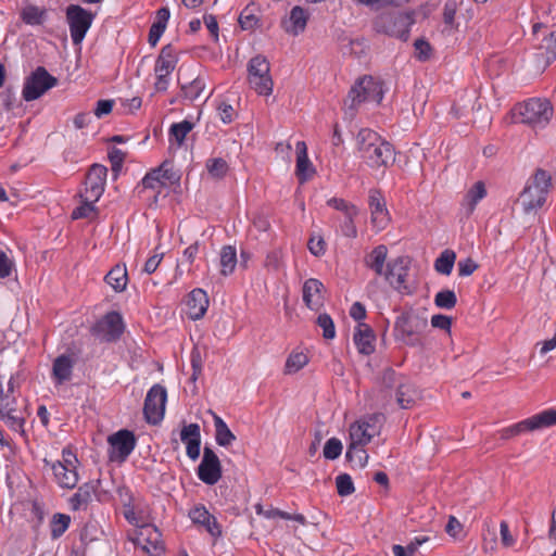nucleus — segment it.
<instances>
[{
	"label": "nucleus",
	"instance_id": "obj_1",
	"mask_svg": "<svg viewBox=\"0 0 556 556\" xmlns=\"http://www.w3.org/2000/svg\"><path fill=\"white\" fill-rule=\"evenodd\" d=\"M553 105L544 98H530L514 105L511 110L515 123H520L532 129L545 128L553 117Z\"/></svg>",
	"mask_w": 556,
	"mask_h": 556
},
{
	"label": "nucleus",
	"instance_id": "obj_2",
	"mask_svg": "<svg viewBox=\"0 0 556 556\" xmlns=\"http://www.w3.org/2000/svg\"><path fill=\"white\" fill-rule=\"evenodd\" d=\"M551 187V175L545 169L538 168L517 199L522 212L526 215H535L545 204Z\"/></svg>",
	"mask_w": 556,
	"mask_h": 556
},
{
	"label": "nucleus",
	"instance_id": "obj_3",
	"mask_svg": "<svg viewBox=\"0 0 556 556\" xmlns=\"http://www.w3.org/2000/svg\"><path fill=\"white\" fill-rule=\"evenodd\" d=\"M415 23L414 11L388 10L379 13L372 21L374 29L379 34L407 40L409 29Z\"/></svg>",
	"mask_w": 556,
	"mask_h": 556
},
{
	"label": "nucleus",
	"instance_id": "obj_4",
	"mask_svg": "<svg viewBox=\"0 0 556 556\" xmlns=\"http://www.w3.org/2000/svg\"><path fill=\"white\" fill-rule=\"evenodd\" d=\"M384 94L383 81L374 75H364L351 87L345 105L351 115L367 101L380 103Z\"/></svg>",
	"mask_w": 556,
	"mask_h": 556
},
{
	"label": "nucleus",
	"instance_id": "obj_5",
	"mask_svg": "<svg viewBox=\"0 0 556 556\" xmlns=\"http://www.w3.org/2000/svg\"><path fill=\"white\" fill-rule=\"evenodd\" d=\"M554 425H556V410L547 409L515 425L506 427L502 429L500 433L502 439L508 440L521 433L539 430Z\"/></svg>",
	"mask_w": 556,
	"mask_h": 556
},
{
	"label": "nucleus",
	"instance_id": "obj_6",
	"mask_svg": "<svg viewBox=\"0 0 556 556\" xmlns=\"http://www.w3.org/2000/svg\"><path fill=\"white\" fill-rule=\"evenodd\" d=\"M65 15L72 41L74 45H79L91 27L94 14L78 4H70Z\"/></svg>",
	"mask_w": 556,
	"mask_h": 556
},
{
	"label": "nucleus",
	"instance_id": "obj_7",
	"mask_svg": "<svg viewBox=\"0 0 556 556\" xmlns=\"http://www.w3.org/2000/svg\"><path fill=\"white\" fill-rule=\"evenodd\" d=\"M125 324L118 312L106 313L92 327L91 333L101 342H115L123 334Z\"/></svg>",
	"mask_w": 556,
	"mask_h": 556
},
{
	"label": "nucleus",
	"instance_id": "obj_8",
	"mask_svg": "<svg viewBox=\"0 0 556 556\" xmlns=\"http://www.w3.org/2000/svg\"><path fill=\"white\" fill-rule=\"evenodd\" d=\"M427 328V319L415 313H403L395 320V330L407 344H417L420 341V334Z\"/></svg>",
	"mask_w": 556,
	"mask_h": 556
},
{
	"label": "nucleus",
	"instance_id": "obj_9",
	"mask_svg": "<svg viewBox=\"0 0 556 556\" xmlns=\"http://www.w3.org/2000/svg\"><path fill=\"white\" fill-rule=\"evenodd\" d=\"M109 459L111 462L124 463L136 447V437L127 429L118 430L108 438Z\"/></svg>",
	"mask_w": 556,
	"mask_h": 556
},
{
	"label": "nucleus",
	"instance_id": "obj_10",
	"mask_svg": "<svg viewBox=\"0 0 556 556\" xmlns=\"http://www.w3.org/2000/svg\"><path fill=\"white\" fill-rule=\"evenodd\" d=\"M166 400L167 392L163 386L156 383L150 388L143 406V414L147 422L157 425L163 420Z\"/></svg>",
	"mask_w": 556,
	"mask_h": 556
},
{
	"label": "nucleus",
	"instance_id": "obj_11",
	"mask_svg": "<svg viewBox=\"0 0 556 556\" xmlns=\"http://www.w3.org/2000/svg\"><path fill=\"white\" fill-rule=\"evenodd\" d=\"M56 85L58 79L49 72H31L25 78L22 97L26 102L37 100Z\"/></svg>",
	"mask_w": 556,
	"mask_h": 556
},
{
	"label": "nucleus",
	"instance_id": "obj_12",
	"mask_svg": "<svg viewBox=\"0 0 556 556\" xmlns=\"http://www.w3.org/2000/svg\"><path fill=\"white\" fill-rule=\"evenodd\" d=\"M108 168L101 164H93L85 179V188L80 191V199H86L89 202H98L104 192L106 184Z\"/></svg>",
	"mask_w": 556,
	"mask_h": 556
},
{
	"label": "nucleus",
	"instance_id": "obj_13",
	"mask_svg": "<svg viewBox=\"0 0 556 556\" xmlns=\"http://www.w3.org/2000/svg\"><path fill=\"white\" fill-rule=\"evenodd\" d=\"M0 419L16 432L24 433L25 415L24 412L16 406V399L13 395L4 393L0 390Z\"/></svg>",
	"mask_w": 556,
	"mask_h": 556
},
{
	"label": "nucleus",
	"instance_id": "obj_14",
	"mask_svg": "<svg viewBox=\"0 0 556 556\" xmlns=\"http://www.w3.org/2000/svg\"><path fill=\"white\" fill-rule=\"evenodd\" d=\"M63 459L51 465L56 483L61 488L73 489L78 482V473L74 463L77 458L71 451H63Z\"/></svg>",
	"mask_w": 556,
	"mask_h": 556
},
{
	"label": "nucleus",
	"instance_id": "obj_15",
	"mask_svg": "<svg viewBox=\"0 0 556 556\" xmlns=\"http://www.w3.org/2000/svg\"><path fill=\"white\" fill-rule=\"evenodd\" d=\"M131 541L151 556H161L164 552L162 534L152 525H142Z\"/></svg>",
	"mask_w": 556,
	"mask_h": 556
},
{
	"label": "nucleus",
	"instance_id": "obj_16",
	"mask_svg": "<svg viewBox=\"0 0 556 556\" xmlns=\"http://www.w3.org/2000/svg\"><path fill=\"white\" fill-rule=\"evenodd\" d=\"M199 479L208 485H214L222 478V465L216 453L208 446L203 450L202 460L198 467Z\"/></svg>",
	"mask_w": 556,
	"mask_h": 556
},
{
	"label": "nucleus",
	"instance_id": "obj_17",
	"mask_svg": "<svg viewBox=\"0 0 556 556\" xmlns=\"http://www.w3.org/2000/svg\"><path fill=\"white\" fill-rule=\"evenodd\" d=\"M394 154L392 144L381 138L363 160L372 168L387 167L394 162Z\"/></svg>",
	"mask_w": 556,
	"mask_h": 556
},
{
	"label": "nucleus",
	"instance_id": "obj_18",
	"mask_svg": "<svg viewBox=\"0 0 556 556\" xmlns=\"http://www.w3.org/2000/svg\"><path fill=\"white\" fill-rule=\"evenodd\" d=\"M408 268L405 264L404 257H397L392 262L388 263L387 269L383 273L384 279L393 287L395 290H405L407 289L405 282L407 277Z\"/></svg>",
	"mask_w": 556,
	"mask_h": 556
},
{
	"label": "nucleus",
	"instance_id": "obj_19",
	"mask_svg": "<svg viewBox=\"0 0 556 556\" xmlns=\"http://www.w3.org/2000/svg\"><path fill=\"white\" fill-rule=\"evenodd\" d=\"M369 207L372 225L378 229H384L389 223V214L379 190L372 189L369 191Z\"/></svg>",
	"mask_w": 556,
	"mask_h": 556
},
{
	"label": "nucleus",
	"instance_id": "obj_20",
	"mask_svg": "<svg viewBox=\"0 0 556 556\" xmlns=\"http://www.w3.org/2000/svg\"><path fill=\"white\" fill-rule=\"evenodd\" d=\"M180 440L186 443L187 455L192 460L200 456L201 432L198 424L184 426L180 431Z\"/></svg>",
	"mask_w": 556,
	"mask_h": 556
},
{
	"label": "nucleus",
	"instance_id": "obj_21",
	"mask_svg": "<svg viewBox=\"0 0 556 556\" xmlns=\"http://www.w3.org/2000/svg\"><path fill=\"white\" fill-rule=\"evenodd\" d=\"M353 340L361 354L370 355L375 352L376 334L369 325L359 323Z\"/></svg>",
	"mask_w": 556,
	"mask_h": 556
},
{
	"label": "nucleus",
	"instance_id": "obj_22",
	"mask_svg": "<svg viewBox=\"0 0 556 556\" xmlns=\"http://www.w3.org/2000/svg\"><path fill=\"white\" fill-rule=\"evenodd\" d=\"M308 21V13L299 5L291 9L287 18L282 20L281 25L286 33L298 36L305 30Z\"/></svg>",
	"mask_w": 556,
	"mask_h": 556
},
{
	"label": "nucleus",
	"instance_id": "obj_23",
	"mask_svg": "<svg viewBox=\"0 0 556 556\" xmlns=\"http://www.w3.org/2000/svg\"><path fill=\"white\" fill-rule=\"evenodd\" d=\"M208 303V298L204 290L193 289L187 299L189 317L193 320L202 318L207 311Z\"/></svg>",
	"mask_w": 556,
	"mask_h": 556
},
{
	"label": "nucleus",
	"instance_id": "obj_24",
	"mask_svg": "<svg viewBox=\"0 0 556 556\" xmlns=\"http://www.w3.org/2000/svg\"><path fill=\"white\" fill-rule=\"evenodd\" d=\"M324 285L315 278L307 279L303 285V301L311 309L318 308L321 305V292Z\"/></svg>",
	"mask_w": 556,
	"mask_h": 556
},
{
	"label": "nucleus",
	"instance_id": "obj_25",
	"mask_svg": "<svg viewBox=\"0 0 556 556\" xmlns=\"http://www.w3.org/2000/svg\"><path fill=\"white\" fill-rule=\"evenodd\" d=\"M296 176L301 181H305L314 174V168L307 155V147L304 141L296 142Z\"/></svg>",
	"mask_w": 556,
	"mask_h": 556
},
{
	"label": "nucleus",
	"instance_id": "obj_26",
	"mask_svg": "<svg viewBox=\"0 0 556 556\" xmlns=\"http://www.w3.org/2000/svg\"><path fill=\"white\" fill-rule=\"evenodd\" d=\"M74 361L71 356L62 354L58 356L52 366V376L58 384H62L72 377Z\"/></svg>",
	"mask_w": 556,
	"mask_h": 556
},
{
	"label": "nucleus",
	"instance_id": "obj_27",
	"mask_svg": "<svg viewBox=\"0 0 556 556\" xmlns=\"http://www.w3.org/2000/svg\"><path fill=\"white\" fill-rule=\"evenodd\" d=\"M248 81L261 96H269L273 92L274 83L269 72H249Z\"/></svg>",
	"mask_w": 556,
	"mask_h": 556
},
{
	"label": "nucleus",
	"instance_id": "obj_28",
	"mask_svg": "<svg viewBox=\"0 0 556 556\" xmlns=\"http://www.w3.org/2000/svg\"><path fill=\"white\" fill-rule=\"evenodd\" d=\"M380 139L381 137L376 131L368 128L361 129L356 137L357 150L361 157L364 159L370 153L371 149L376 148Z\"/></svg>",
	"mask_w": 556,
	"mask_h": 556
},
{
	"label": "nucleus",
	"instance_id": "obj_29",
	"mask_svg": "<svg viewBox=\"0 0 556 556\" xmlns=\"http://www.w3.org/2000/svg\"><path fill=\"white\" fill-rule=\"evenodd\" d=\"M99 480L96 482H88L80 485L77 492L71 498V505L74 510L86 508L94 494Z\"/></svg>",
	"mask_w": 556,
	"mask_h": 556
},
{
	"label": "nucleus",
	"instance_id": "obj_30",
	"mask_svg": "<svg viewBox=\"0 0 556 556\" xmlns=\"http://www.w3.org/2000/svg\"><path fill=\"white\" fill-rule=\"evenodd\" d=\"M105 282L112 287L115 292H122L126 289L128 275L125 265H115L104 277Z\"/></svg>",
	"mask_w": 556,
	"mask_h": 556
},
{
	"label": "nucleus",
	"instance_id": "obj_31",
	"mask_svg": "<svg viewBox=\"0 0 556 556\" xmlns=\"http://www.w3.org/2000/svg\"><path fill=\"white\" fill-rule=\"evenodd\" d=\"M388 255V249L386 245L380 244L374 248V250L365 257V264L367 267L372 269L376 275L382 276L384 273V263Z\"/></svg>",
	"mask_w": 556,
	"mask_h": 556
},
{
	"label": "nucleus",
	"instance_id": "obj_32",
	"mask_svg": "<svg viewBox=\"0 0 556 556\" xmlns=\"http://www.w3.org/2000/svg\"><path fill=\"white\" fill-rule=\"evenodd\" d=\"M486 195V189L483 181H477L473 186L467 191L464 200L463 207L466 210V214L470 215L476 208V205Z\"/></svg>",
	"mask_w": 556,
	"mask_h": 556
},
{
	"label": "nucleus",
	"instance_id": "obj_33",
	"mask_svg": "<svg viewBox=\"0 0 556 556\" xmlns=\"http://www.w3.org/2000/svg\"><path fill=\"white\" fill-rule=\"evenodd\" d=\"M180 52L172 45L162 48L156 60L155 70H175L179 62Z\"/></svg>",
	"mask_w": 556,
	"mask_h": 556
},
{
	"label": "nucleus",
	"instance_id": "obj_34",
	"mask_svg": "<svg viewBox=\"0 0 556 556\" xmlns=\"http://www.w3.org/2000/svg\"><path fill=\"white\" fill-rule=\"evenodd\" d=\"M178 83L180 84L182 97L191 102L197 100L205 89V81L200 76L187 81H182L178 77Z\"/></svg>",
	"mask_w": 556,
	"mask_h": 556
},
{
	"label": "nucleus",
	"instance_id": "obj_35",
	"mask_svg": "<svg viewBox=\"0 0 556 556\" xmlns=\"http://www.w3.org/2000/svg\"><path fill=\"white\" fill-rule=\"evenodd\" d=\"M219 266L223 276H229L233 273L237 266V252L235 247L225 245L222 248L219 253Z\"/></svg>",
	"mask_w": 556,
	"mask_h": 556
},
{
	"label": "nucleus",
	"instance_id": "obj_36",
	"mask_svg": "<svg viewBox=\"0 0 556 556\" xmlns=\"http://www.w3.org/2000/svg\"><path fill=\"white\" fill-rule=\"evenodd\" d=\"M395 395L399 406L403 409L412 407L415 403V389L407 379L397 384Z\"/></svg>",
	"mask_w": 556,
	"mask_h": 556
},
{
	"label": "nucleus",
	"instance_id": "obj_37",
	"mask_svg": "<svg viewBox=\"0 0 556 556\" xmlns=\"http://www.w3.org/2000/svg\"><path fill=\"white\" fill-rule=\"evenodd\" d=\"M384 421H386V417L382 413H374V414L364 416L362 419L357 420L356 422L359 426H363V428L368 433H370V435H372L375 438L380 434Z\"/></svg>",
	"mask_w": 556,
	"mask_h": 556
},
{
	"label": "nucleus",
	"instance_id": "obj_38",
	"mask_svg": "<svg viewBox=\"0 0 556 556\" xmlns=\"http://www.w3.org/2000/svg\"><path fill=\"white\" fill-rule=\"evenodd\" d=\"M214 425L216 443L220 446H229L236 440V435L231 432L227 424L217 415L214 416Z\"/></svg>",
	"mask_w": 556,
	"mask_h": 556
},
{
	"label": "nucleus",
	"instance_id": "obj_39",
	"mask_svg": "<svg viewBox=\"0 0 556 556\" xmlns=\"http://www.w3.org/2000/svg\"><path fill=\"white\" fill-rule=\"evenodd\" d=\"M47 17V10L36 5H27L21 12V18L27 25H41Z\"/></svg>",
	"mask_w": 556,
	"mask_h": 556
},
{
	"label": "nucleus",
	"instance_id": "obj_40",
	"mask_svg": "<svg viewBox=\"0 0 556 556\" xmlns=\"http://www.w3.org/2000/svg\"><path fill=\"white\" fill-rule=\"evenodd\" d=\"M456 253L453 250H444L434 262V269L442 275L448 276L454 267Z\"/></svg>",
	"mask_w": 556,
	"mask_h": 556
},
{
	"label": "nucleus",
	"instance_id": "obj_41",
	"mask_svg": "<svg viewBox=\"0 0 556 556\" xmlns=\"http://www.w3.org/2000/svg\"><path fill=\"white\" fill-rule=\"evenodd\" d=\"M345 458L353 466L364 468L368 463V454L364 446L349 444Z\"/></svg>",
	"mask_w": 556,
	"mask_h": 556
},
{
	"label": "nucleus",
	"instance_id": "obj_42",
	"mask_svg": "<svg viewBox=\"0 0 556 556\" xmlns=\"http://www.w3.org/2000/svg\"><path fill=\"white\" fill-rule=\"evenodd\" d=\"M193 127L194 124L187 119L180 123H175L169 128V139L175 140L178 146H181Z\"/></svg>",
	"mask_w": 556,
	"mask_h": 556
},
{
	"label": "nucleus",
	"instance_id": "obj_43",
	"mask_svg": "<svg viewBox=\"0 0 556 556\" xmlns=\"http://www.w3.org/2000/svg\"><path fill=\"white\" fill-rule=\"evenodd\" d=\"M208 175L214 179L224 178L229 169L228 163L223 157L208 159L205 163Z\"/></svg>",
	"mask_w": 556,
	"mask_h": 556
},
{
	"label": "nucleus",
	"instance_id": "obj_44",
	"mask_svg": "<svg viewBox=\"0 0 556 556\" xmlns=\"http://www.w3.org/2000/svg\"><path fill=\"white\" fill-rule=\"evenodd\" d=\"M374 439L363 426H359L356 421L350 426V444L359 446L367 445Z\"/></svg>",
	"mask_w": 556,
	"mask_h": 556
},
{
	"label": "nucleus",
	"instance_id": "obj_45",
	"mask_svg": "<svg viewBox=\"0 0 556 556\" xmlns=\"http://www.w3.org/2000/svg\"><path fill=\"white\" fill-rule=\"evenodd\" d=\"M160 176L163 181V186L175 185L180 181V175L174 169V165L170 161H164L157 168Z\"/></svg>",
	"mask_w": 556,
	"mask_h": 556
},
{
	"label": "nucleus",
	"instance_id": "obj_46",
	"mask_svg": "<svg viewBox=\"0 0 556 556\" xmlns=\"http://www.w3.org/2000/svg\"><path fill=\"white\" fill-rule=\"evenodd\" d=\"M457 303L456 294L453 290L444 289L439 291L434 296V304L439 308L452 309Z\"/></svg>",
	"mask_w": 556,
	"mask_h": 556
},
{
	"label": "nucleus",
	"instance_id": "obj_47",
	"mask_svg": "<svg viewBox=\"0 0 556 556\" xmlns=\"http://www.w3.org/2000/svg\"><path fill=\"white\" fill-rule=\"evenodd\" d=\"M71 517L65 514H55L51 520V536L58 539L67 530Z\"/></svg>",
	"mask_w": 556,
	"mask_h": 556
},
{
	"label": "nucleus",
	"instance_id": "obj_48",
	"mask_svg": "<svg viewBox=\"0 0 556 556\" xmlns=\"http://www.w3.org/2000/svg\"><path fill=\"white\" fill-rule=\"evenodd\" d=\"M342 450V442L338 438H330L325 443L323 455L326 459L334 460L341 455Z\"/></svg>",
	"mask_w": 556,
	"mask_h": 556
},
{
	"label": "nucleus",
	"instance_id": "obj_49",
	"mask_svg": "<svg viewBox=\"0 0 556 556\" xmlns=\"http://www.w3.org/2000/svg\"><path fill=\"white\" fill-rule=\"evenodd\" d=\"M308 362L304 353H293L286 362V372L293 374L302 369Z\"/></svg>",
	"mask_w": 556,
	"mask_h": 556
},
{
	"label": "nucleus",
	"instance_id": "obj_50",
	"mask_svg": "<svg viewBox=\"0 0 556 556\" xmlns=\"http://www.w3.org/2000/svg\"><path fill=\"white\" fill-rule=\"evenodd\" d=\"M337 491L340 496L351 495L354 491V483L348 473H341L336 478Z\"/></svg>",
	"mask_w": 556,
	"mask_h": 556
},
{
	"label": "nucleus",
	"instance_id": "obj_51",
	"mask_svg": "<svg viewBox=\"0 0 556 556\" xmlns=\"http://www.w3.org/2000/svg\"><path fill=\"white\" fill-rule=\"evenodd\" d=\"M317 325L323 329V337L327 340H331L336 337L334 323L330 315L320 314L317 317Z\"/></svg>",
	"mask_w": 556,
	"mask_h": 556
},
{
	"label": "nucleus",
	"instance_id": "obj_52",
	"mask_svg": "<svg viewBox=\"0 0 556 556\" xmlns=\"http://www.w3.org/2000/svg\"><path fill=\"white\" fill-rule=\"evenodd\" d=\"M406 378L400 376L392 368H387L383 370L381 376V383L387 389H396L397 384L404 382Z\"/></svg>",
	"mask_w": 556,
	"mask_h": 556
},
{
	"label": "nucleus",
	"instance_id": "obj_53",
	"mask_svg": "<svg viewBox=\"0 0 556 556\" xmlns=\"http://www.w3.org/2000/svg\"><path fill=\"white\" fill-rule=\"evenodd\" d=\"M358 211L355 210L354 213L350 212L344 215V219L342 220L340 228L341 232L348 238H355L357 236V229L354 225V217L357 215Z\"/></svg>",
	"mask_w": 556,
	"mask_h": 556
},
{
	"label": "nucleus",
	"instance_id": "obj_54",
	"mask_svg": "<svg viewBox=\"0 0 556 556\" xmlns=\"http://www.w3.org/2000/svg\"><path fill=\"white\" fill-rule=\"evenodd\" d=\"M282 264V251L278 249L268 252L264 261V266L273 271H278Z\"/></svg>",
	"mask_w": 556,
	"mask_h": 556
},
{
	"label": "nucleus",
	"instance_id": "obj_55",
	"mask_svg": "<svg viewBox=\"0 0 556 556\" xmlns=\"http://www.w3.org/2000/svg\"><path fill=\"white\" fill-rule=\"evenodd\" d=\"M141 186L143 189H159L163 187V181L160 176V170L156 168L150 170L146 174V176L141 180Z\"/></svg>",
	"mask_w": 556,
	"mask_h": 556
},
{
	"label": "nucleus",
	"instance_id": "obj_56",
	"mask_svg": "<svg viewBox=\"0 0 556 556\" xmlns=\"http://www.w3.org/2000/svg\"><path fill=\"white\" fill-rule=\"evenodd\" d=\"M217 112L220 121L224 124L232 123L235 117L237 116L236 110L232 108V105L226 102L219 103V105L217 106Z\"/></svg>",
	"mask_w": 556,
	"mask_h": 556
},
{
	"label": "nucleus",
	"instance_id": "obj_57",
	"mask_svg": "<svg viewBox=\"0 0 556 556\" xmlns=\"http://www.w3.org/2000/svg\"><path fill=\"white\" fill-rule=\"evenodd\" d=\"M478 267L479 265L471 257L460 260L457 264L458 276L468 277L472 275L478 269Z\"/></svg>",
	"mask_w": 556,
	"mask_h": 556
},
{
	"label": "nucleus",
	"instance_id": "obj_58",
	"mask_svg": "<svg viewBox=\"0 0 556 556\" xmlns=\"http://www.w3.org/2000/svg\"><path fill=\"white\" fill-rule=\"evenodd\" d=\"M94 203L96 202H89L86 199H81V205L76 207L72 212V218L73 219H79V218H86L89 217L92 212H94Z\"/></svg>",
	"mask_w": 556,
	"mask_h": 556
},
{
	"label": "nucleus",
	"instance_id": "obj_59",
	"mask_svg": "<svg viewBox=\"0 0 556 556\" xmlns=\"http://www.w3.org/2000/svg\"><path fill=\"white\" fill-rule=\"evenodd\" d=\"M126 157V153L121 149L112 148L109 151V160L111 162L112 170L118 173L122 168L124 160Z\"/></svg>",
	"mask_w": 556,
	"mask_h": 556
},
{
	"label": "nucleus",
	"instance_id": "obj_60",
	"mask_svg": "<svg viewBox=\"0 0 556 556\" xmlns=\"http://www.w3.org/2000/svg\"><path fill=\"white\" fill-rule=\"evenodd\" d=\"M542 48L546 51V60L556 59V31H552L547 37H544Z\"/></svg>",
	"mask_w": 556,
	"mask_h": 556
},
{
	"label": "nucleus",
	"instance_id": "obj_61",
	"mask_svg": "<svg viewBox=\"0 0 556 556\" xmlns=\"http://www.w3.org/2000/svg\"><path fill=\"white\" fill-rule=\"evenodd\" d=\"M257 22V17L252 14L248 8L244 9L239 16L240 27L244 30H252L256 26Z\"/></svg>",
	"mask_w": 556,
	"mask_h": 556
},
{
	"label": "nucleus",
	"instance_id": "obj_62",
	"mask_svg": "<svg viewBox=\"0 0 556 556\" xmlns=\"http://www.w3.org/2000/svg\"><path fill=\"white\" fill-rule=\"evenodd\" d=\"M14 268V262L11 260L5 252L0 250V279L8 278L12 274Z\"/></svg>",
	"mask_w": 556,
	"mask_h": 556
},
{
	"label": "nucleus",
	"instance_id": "obj_63",
	"mask_svg": "<svg viewBox=\"0 0 556 556\" xmlns=\"http://www.w3.org/2000/svg\"><path fill=\"white\" fill-rule=\"evenodd\" d=\"M189 517L194 523L202 525L204 521H208V517H211V514L205 508V506L198 505L190 510Z\"/></svg>",
	"mask_w": 556,
	"mask_h": 556
},
{
	"label": "nucleus",
	"instance_id": "obj_64",
	"mask_svg": "<svg viewBox=\"0 0 556 556\" xmlns=\"http://www.w3.org/2000/svg\"><path fill=\"white\" fill-rule=\"evenodd\" d=\"M114 103H115L114 100H106V99L97 101L96 108L93 110L94 115L98 118H102L103 116L109 115L113 110Z\"/></svg>",
	"mask_w": 556,
	"mask_h": 556
}]
</instances>
